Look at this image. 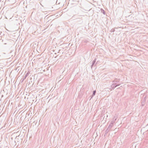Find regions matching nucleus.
Returning a JSON list of instances; mask_svg holds the SVG:
<instances>
[{"instance_id":"obj_1","label":"nucleus","mask_w":148,"mask_h":148,"mask_svg":"<svg viewBox=\"0 0 148 148\" xmlns=\"http://www.w3.org/2000/svg\"><path fill=\"white\" fill-rule=\"evenodd\" d=\"M117 119V118L115 116H114L113 120L112 121H111V122L110 123V124L109 125V128H112V127H113V125L114 123H115V121H116V120Z\"/></svg>"},{"instance_id":"obj_2","label":"nucleus","mask_w":148,"mask_h":148,"mask_svg":"<svg viewBox=\"0 0 148 148\" xmlns=\"http://www.w3.org/2000/svg\"><path fill=\"white\" fill-rule=\"evenodd\" d=\"M96 58H95L94 60H92V64L91 66V67L92 69V67L94 66H95L96 65V64H97V62L96 63H95L96 61Z\"/></svg>"},{"instance_id":"obj_3","label":"nucleus","mask_w":148,"mask_h":148,"mask_svg":"<svg viewBox=\"0 0 148 148\" xmlns=\"http://www.w3.org/2000/svg\"><path fill=\"white\" fill-rule=\"evenodd\" d=\"M120 81V79H118L117 78L115 79L114 80H113L112 82L113 83H116H116H118Z\"/></svg>"},{"instance_id":"obj_4","label":"nucleus","mask_w":148,"mask_h":148,"mask_svg":"<svg viewBox=\"0 0 148 148\" xmlns=\"http://www.w3.org/2000/svg\"><path fill=\"white\" fill-rule=\"evenodd\" d=\"M82 16V15H74L71 18V19H76L78 18V16Z\"/></svg>"},{"instance_id":"obj_5","label":"nucleus","mask_w":148,"mask_h":148,"mask_svg":"<svg viewBox=\"0 0 148 148\" xmlns=\"http://www.w3.org/2000/svg\"><path fill=\"white\" fill-rule=\"evenodd\" d=\"M29 74V73L27 72V73L25 75V76L23 77L22 79V82L27 77V76Z\"/></svg>"},{"instance_id":"obj_6","label":"nucleus","mask_w":148,"mask_h":148,"mask_svg":"<svg viewBox=\"0 0 148 148\" xmlns=\"http://www.w3.org/2000/svg\"><path fill=\"white\" fill-rule=\"evenodd\" d=\"M115 84L116 83H113L111 85V87L112 89L113 90L116 87V86H115Z\"/></svg>"},{"instance_id":"obj_7","label":"nucleus","mask_w":148,"mask_h":148,"mask_svg":"<svg viewBox=\"0 0 148 148\" xmlns=\"http://www.w3.org/2000/svg\"><path fill=\"white\" fill-rule=\"evenodd\" d=\"M111 128H109V127H108L107 129H106V134H107L108 133V132H109L110 130L111 129Z\"/></svg>"},{"instance_id":"obj_8","label":"nucleus","mask_w":148,"mask_h":148,"mask_svg":"<svg viewBox=\"0 0 148 148\" xmlns=\"http://www.w3.org/2000/svg\"><path fill=\"white\" fill-rule=\"evenodd\" d=\"M77 19L78 21H80L81 23H82V18H77Z\"/></svg>"},{"instance_id":"obj_9","label":"nucleus","mask_w":148,"mask_h":148,"mask_svg":"<svg viewBox=\"0 0 148 148\" xmlns=\"http://www.w3.org/2000/svg\"><path fill=\"white\" fill-rule=\"evenodd\" d=\"M96 93V91L95 90L94 91H93L92 94V96L91 97V99L92 98V97L95 95Z\"/></svg>"},{"instance_id":"obj_10","label":"nucleus","mask_w":148,"mask_h":148,"mask_svg":"<svg viewBox=\"0 0 148 148\" xmlns=\"http://www.w3.org/2000/svg\"><path fill=\"white\" fill-rule=\"evenodd\" d=\"M100 10H101V11L102 13H103V14H104V15L105 14H106L104 10L103 9L101 8L100 9Z\"/></svg>"},{"instance_id":"obj_11","label":"nucleus","mask_w":148,"mask_h":148,"mask_svg":"<svg viewBox=\"0 0 148 148\" xmlns=\"http://www.w3.org/2000/svg\"><path fill=\"white\" fill-rule=\"evenodd\" d=\"M145 103V101L143 100V101L142 102V104L143 106L144 105V104Z\"/></svg>"},{"instance_id":"obj_12","label":"nucleus","mask_w":148,"mask_h":148,"mask_svg":"<svg viewBox=\"0 0 148 148\" xmlns=\"http://www.w3.org/2000/svg\"><path fill=\"white\" fill-rule=\"evenodd\" d=\"M111 32H114L115 31V29H112L111 30Z\"/></svg>"},{"instance_id":"obj_13","label":"nucleus","mask_w":148,"mask_h":148,"mask_svg":"<svg viewBox=\"0 0 148 148\" xmlns=\"http://www.w3.org/2000/svg\"><path fill=\"white\" fill-rule=\"evenodd\" d=\"M2 42H3V43H4V44H6V43H5V42H4V41H3V40H2Z\"/></svg>"},{"instance_id":"obj_14","label":"nucleus","mask_w":148,"mask_h":148,"mask_svg":"<svg viewBox=\"0 0 148 148\" xmlns=\"http://www.w3.org/2000/svg\"><path fill=\"white\" fill-rule=\"evenodd\" d=\"M2 42H3V43H4V44H6V43H5V42H4V41H3V40H2Z\"/></svg>"},{"instance_id":"obj_15","label":"nucleus","mask_w":148,"mask_h":148,"mask_svg":"<svg viewBox=\"0 0 148 148\" xmlns=\"http://www.w3.org/2000/svg\"><path fill=\"white\" fill-rule=\"evenodd\" d=\"M120 85V84H115V86H116V87H117V86H119Z\"/></svg>"},{"instance_id":"obj_16","label":"nucleus","mask_w":148,"mask_h":148,"mask_svg":"<svg viewBox=\"0 0 148 148\" xmlns=\"http://www.w3.org/2000/svg\"><path fill=\"white\" fill-rule=\"evenodd\" d=\"M2 33L1 32V33L0 34V36H2Z\"/></svg>"},{"instance_id":"obj_17","label":"nucleus","mask_w":148,"mask_h":148,"mask_svg":"<svg viewBox=\"0 0 148 148\" xmlns=\"http://www.w3.org/2000/svg\"><path fill=\"white\" fill-rule=\"evenodd\" d=\"M2 38L1 36H0V39L1 40Z\"/></svg>"},{"instance_id":"obj_18","label":"nucleus","mask_w":148,"mask_h":148,"mask_svg":"<svg viewBox=\"0 0 148 148\" xmlns=\"http://www.w3.org/2000/svg\"><path fill=\"white\" fill-rule=\"evenodd\" d=\"M146 99V97H145L144 98V101H145V99Z\"/></svg>"}]
</instances>
